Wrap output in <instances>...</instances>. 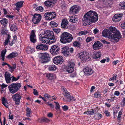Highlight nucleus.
<instances>
[{"instance_id": "obj_31", "label": "nucleus", "mask_w": 125, "mask_h": 125, "mask_svg": "<svg viewBox=\"0 0 125 125\" xmlns=\"http://www.w3.org/2000/svg\"><path fill=\"white\" fill-rule=\"evenodd\" d=\"M26 51L28 54L32 53L34 52V48L31 47H28L26 49Z\"/></svg>"}, {"instance_id": "obj_57", "label": "nucleus", "mask_w": 125, "mask_h": 125, "mask_svg": "<svg viewBox=\"0 0 125 125\" xmlns=\"http://www.w3.org/2000/svg\"><path fill=\"white\" fill-rule=\"evenodd\" d=\"M62 108L64 111H66L68 109V107L66 105H64L62 107Z\"/></svg>"}, {"instance_id": "obj_39", "label": "nucleus", "mask_w": 125, "mask_h": 125, "mask_svg": "<svg viewBox=\"0 0 125 125\" xmlns=\"http://www.w3.org/2000/svg\"><path fill=\"white\" fill-rule=\"evenodd\" d=\"M89 32L87 31H81L78 32V35L80 36L86 35Z\"/></svg>"}, {"instance_id": "obj_51", "label": "nucleus", "mask_w": 125, "mask_h": 125, "mask_svg": "<svg viewBox=\"0 0 125 125\" xmlns=\"http://www.w3.org/2000/svg\"><path fill=\"white\" fill-rule=\"evenodd\" d=\"M3 12L4 15L6 16H7V14H9V12L7 10L5 9H3Z\"/></svg>"}, {"instance_id": "obj_44", "label": "nucleus", "mask_w": 125, "mask_h": 125, "mask_svg": "<svg viewBox=\"0 0 125 125\" xmlns=\"http://www.w3.org/2000/svg\"><path fill=\"white\" fill-rule=\"evenodd\" d=\"M49 121V120L47 118L45 117H44L41 119V122H48Z\"/></svg>"}, {"instance_id": "obj_23", "label": "nucleus", "mask_w": 125, "mask_h": 125, "mask_svg": "<svg viewBox=\"0 0 125 125\" xmlns=\"http://www.w3.org/2000/svg\"><path fill=\"white\" fill-rule=\"evenodd\" d=\"M68 23V22L66 19H64L62 21L61 24V27L65 29L67 27V25Z\"/></svg>"}, {"instance_id": "obj_47", "label": "nucleus", "mask_w": 125, "mask_h": 125, "mask_svg": "<svg viewBox=\"0 0 125 125\" xmlns=\"http://www.w3.org/2000/svg\"><path fill=\"white\" fill-rule=\"evenodd\" d=\"M94 38L93 37H88L86 39V41L87 42H88L91 41Z\"/></svg>"}, {"instance_id": "obj_2", "label": "nucleus", "mask_w": 125, "mask_h": 125, "mask_svg": "<svg viewBox=\"0 0 125 125\" xmlns=\"http://www.w3.org/2000/svg\"><path fill=\"white\" fill-rule=\"evenodd\" d=\"M98 19V16L96 12L90 10L86 13L83 18L82 20L85 25L94 23Z\"/></svg>"}, {"instance_id": "obj_60", "label": "nucleus", "mask_w": 125, "mask_h": 125, "mask_svg": "<svg viewBox=\"0 0 125 125\" xmlns=\"http://www.w3.org/2000/svg\"><path fill=\"white\" fill-rule=\"evenodd\" d=\"M99 32V30L97 28H95L93 31V32L95 34H96Z\"/></svg>"}, {"instance_id": "obj_62", "label": "nucleus", "mask_w": 125, "mask_h": 125, "mask_svg": "<svg viewBox=\"0 0 125 125\" xmlns=\"http://www.w3.org/2000/svg\"><path fill=\"white\" fill-rule=\"evenodd\" d=\"M120 94L119 92L117 91H116L115 92L114 94L115 95L119 96Z\"/></svg>"}, {"instance_id": "obj_50", "label": "nucleus", "mask_w": 125, "mask_h": 125, "mask_svg": "<svg viewBox=\"0 0 125 125\" xmlns=\"http://www.w3.org/2000/svg\"><path fill=\"white\" fill-rule=\"evenodd\" d=\"M36 10L37 11L39 10L41 11L42 12L43 11V8L41 6H39L37 7L36 9Z\"/></svg>"}, {"instance_id": "obj_29", "label": "nucleus", "mask_w": 125, "mask_h": 125, "mask_svg": "<svg viewBox=\"0 0 125 125\" xmlns=\"http://www.w3.org/2000/svg\"><path fill=\"white\" fill-rule=\"evenodd\" d=\"M56 13L55 12H52L51 14L47 20L50 21L52 19H54L56 17Z\"/></svg>"}, {"instance_id": "obj_20", "label": "nucleus", "mask_w": 125, "mask_h": 125, "mask_svg": "<svg viewBox=\"0 0 125 125\" xmlns=\"http://www.w3.org/2000/svg\"><path fill=\"white\" fill-rule=\"evenodd\" d=\"M102 44L98 41L95 42L93 45V48L94 50L98 49L101 48Z\"/></svg>"}, {"instance_id": "obj_15", "label": "nucleus", "mask_w": 125, "mask_h": 125, "mask_svg": "<svg viewBox=\"0 0 125 125\" xmlns=\"http://www.w3.org/2000/svg\"><path fill=\"white\" fill-rule=\"evenodd\" d=\"M69 49V47L67 46H65L62 48V52L64 56H68L70 55Z\"/></svg>"}, {"instance_id": "obj_10", "label": "nucleus", "mask_w": 125, "mask_h": 125, "mask_svg": "<svg viewBox=\"0 0 125 125\" xmlns=\"http://www.w3.org/2000/svg\"><path fill=\"white\" fill-rule=\"evenodd\" d=\"M12 97L13 100L15 101L16 105H19L20 103V100L21 98L20 94L17 93L13 95Z\"/></svg>"}, {"instance_id": "obj_42", "label": "nucleus", "mask_w": 125, "mask_h": 125, "mask_svg": "<svg viewBox=\"0 0 125 125\" xmlns=\"http://www.w3.org/2000/svg\"><path fill=\"white\" fill-rule=\"evenodd\" d=\"M50 25L52 27H57L58 25L54 21H52L50 22Z\"/></svg>"}, {"instance_id": "obj_40", "label": "nucleus", "mask_w": 125, "mask_h": 125, "mask_svg": "<svg viewBox=\"0 0 125 125\" xmlns=\"http://www.w3.org/2000/svg\"><path fill=\"white\" fill-rule=\"evenodd\" d=\"M10 38L11 36L9 35H8V37L4 43V45L5 46L7 45L8 43L10 41Z\"/></svg>"}, {"instance_id": "obj_53", "label": "nucleus", "mask_w": 125, "mask_h": 125, "mask_svg": "<svg viewBox=\"0 0 125 125\" xmlns=\"http://www.w3.org/2000/svg\"><path fill=\"white\" fill-rule=\"evenodd\" d=\"M122 112L121 111H120L118 112V114L117 116V119L119 120L120 119V118L122 115Z\"/></svg>"}, {"instance_id": "obj_16", "label": "nucleus", "mask_w": 125, "mask_h": 125, "mask_svg": "<svg viewBox=\"0 0 125 125\" xmlns=\"http://www.w3.org/2000/svg\"><path fill=\"white\" fill-rule=\"evenodd\" d=\"M9 27L11 31H16L17 30L18 27L17 25L15 22H10L9 23Z\"/></svg>"}, {"instance_id": "obj_55", "label": "nucleus", "mask_w": 125, "mask_h": 125, "mask_svg": "<svg viewBox=\"0 0 125 125\" xmlns=\"http://www.w3.org/2000/svg\"><path fill=\"white\" fill-rule=\"evenodd\" d=\"M53 31L56 33H58L60 31L59 29H53Z\"/></svg>"}, {"instance_id": "obj_43", "label": "nucleus", "mask_w": 125, "mask_h": 125, "mask_svg": "<svg viewBox=\"0 0 125 125\" xmlns=\"http://www.w3.org/2000/svg\"><path fill=\"white\" fill-rule=\"evenodd\" d=\"M52 12H48L45 13L44 14V16L46 19L47 20L49 17Z\"/></svg>"}, {"instance_id": "obj_49", "label": "nucleus", "mask_w": 125, "mask_h": 125, "mask_svg": "<svg viewBox=\"0 0 125 125\" xmlns=\"http://www.w3.org/2000/svg\"><path fill=\"white\" fill-rule=\"evenodd\" d=\"M94 97L96 98L99 97L100 96V93L99 92L95 93L94 94Z\"/></svg>"}, {"instance_id": "obj_32", "label": "nucleus", "mask_w": 125, "mask_h": 125, "mask_svg": "<svg viewBox=\"0 0 125 125\" xmlns=\"http://www.w3.org/2000/svg\"><path fill=\"white\" fill-rule=\"evenodd\" d=\"M2 104L6 108L8 107V103L6 99L3 97L2 99Z\"/></svg>"}, {"instance_id": "obj_30", "label": "nucleus", "mask_w": 125, "mask_h": 125, "mask_svg": "<svg viewBox=\"0 0 125 125\" xmlns=\"http://www.w3.org/2000/svg\"><path fill=\"white\" fill-rule=\"evenodd\" d=\"M52 0H48L44 2L45 5L47 7H50L51 5L54 3V2L52 1Z\"/></svg>"}, {"instance_id": "obj_24", "label": "nucleus", "mask_w": 125, "mask_h": 125, "mask_svg": "<svg viewBox=\"0 0 125 125\" xmlns=\"http://www.w3.org/2000/svg\"><path fill=\"white\" fill-rule=\"evenodd\" d=\"M24 2L23 1H21L15 4V5L16 6V9L18 11H19L21 8L22 7Z\"/></svg>"}, {"instance_id": "obj_22", "label": "nucleus", "mask_w": 125, "mask_h": 125, "mask_svg": "<svg viewBox=\"0 0 125 125\" xmlns=\"http://www.w3.org/2000/svg\"><path fill=\"white\" fill-rule=\"evenodd\" d=\"M11 74L8 72L5 73V80L7 83H10L11 78L10 77Z\"/></svg>"}, {"instance_id": "obj_6", "label": "nucleus", "mask_w": 125, "mask_h": 125, "mask_svg": "<svg viewBox=\"0 0 125 125\" xmlns=\"http://www.w3.org/2000/svg\"><path fill=\"white\" fill-rule=\"evenodd\" d=\"M75 63L72 61H69L65 67L66 71L68 73H71L74 71Z\"/></svg>"}, {"instance_id": "obj_48", "label": "nucleus", "mask_w": 125, "mask_h": 125, "mask_svg": "<svg viewBox=\"0 0 125 125\" xmlns=\"http://www.w3.org/2000/svg\"><path fill=\"white\" fill-rule=\"evenodd\" d=\"M73 45L75 47H79L81 45L80 43L78 42L75 41L73 43Z\"/></svg>"}, {"instance_id": "obj_38", "label": "nucleus", "mask_w": 125, "mask_h": 125, "mask_svg": "<svg viewBox=\"0 0 125 125\" xmlns=\"http://www.w3.org/2000/svg\"><path fill=\"white\" fill-rule=\"evenodd\" d=\"M26 115L28 117H30V114L31 112V109L29 107H27L26 109Z\"/></svg>"}, {"instance_id": "obj_7", "label": "nucleus", "mask_w": 125, "mask_h": 125, "mask_svg": "<svg viewBox=\"0 0 125 125\" xmlns=\"http://www.w3.org/2000/svg\"><path fill=\"white\" fill-rule=\"evenodd\" d=\"M78 55L82 61H85L86 60H89L90 57L89 53L86 52H83L80 53Z\"/></svg>"}, {"instance_id": "obj_13", "label": "nucleus", "mask_w": 125, "mask_h": 125, "mask_svg": "<svg viewBox=\"0 0 125 125\" xmlns=\"http://www.w3.org/2000/svg\"><path fill=\"white\" fill-rule=\"evenodd\" d=\"M41 19V16L40 14H35L33 17L32 22L34 24L39 23Z\"/></svg>"}, {"instance_id": "obj_8", "label": "nucleus", "mask_w": 125, "mask_h": 125, "mask_svg": "<svg viewBox=\"0 0 125 125\" xmlns=\"http://www.w3.org/2000/svg\"><path fill=\"white\" fill-rule=\"evenodd\" d=\"M40 58L41 62L42 63H45L48 62L50 60L49 55L47 53H42Z\"/></svg>"}, {"instance_id": "obj_9", "label": "nucleus", "mask_w": 125, "mask_h": 125, "mask_svg": "<svg viewBox=\"0 0 125 125\" xmlns=\"http://www.w3.org/2000/svg\"><path fill=\"white\" fill-rule=\"evenodd\" d=\"M60 49L59 48L58 46L53 45L51 47L50 52L52 55H54L59 53Z\"/></svg>"}, {"instance_id": "obj_33", "label": "nucleus", "mask_w": 125, "mask_h": 125, "mask_svg": "<svg viewBox=\"0 0 125 125\" xmlns=\"http://www.w3.org/2000/svg\"><path fill=\"white\" fill-rule=\"evenodd\" d=\"M7 52L6 49L3 50L1 51V56L2 57V61H4L5 59V56Z\"/></svg>"}, {"instance_id": "obj_14", "label": "nucleus", "mask_w": 125, "mask_h": 125, "mask_svg": "<svg viewBox=\"0 0 125 125\" xmlns=\"http://www.w3.org/2000/svg\"><path fill=\"white\" fill-rule=\"evenodd\" d=\"M80 9V7L77 5H74L70 8V13L71 14H74L76 13Z\"/></svg>"}, {"instance_id": "obj_26", "label": "nucleus", "mask_w": 125, "mask_h": 125, "mask_svg": "<svg viewBox=\"0 0 125 125\" xmlns=\"http://www.w3.org/2000/svg\"><path fill=\"white\" fill-rule=\"evenodd\" d=\"M18 54L17 52H13L10 53L8 56L6 57L8 59L13 58L16 57Z\"/></svg>"}, {"instance_id": "obj_61", "label": "nucleus", "mask_w": 125, "mask_h": 125, "mask_svg": "<svg viewBox=\"0 0 125 125\" xmlns=\"http://www.w3.org/2000/svg\"><path fill=\"white\" fill-rule=\"evenodd\" d=\"M104 112L106 116H109V113L107 110H105Z\"/></svg>"}, {"instance_id": "obj_41", "label": "nucleus", "mask_w": 125, "mask_h": 125, "mask_svg": "<svg viewBox=\"0 0 125 125\" xmlns=\"http://www.w3.org/2000/svg\"><path fill=\"white\" fill-rule=\"evenodd\" d=\"M7 65L8 66L9 68L11 70V71H13L14 69V68L13 67H12L9 64L6 63L5 62H3L2 64V65L3 66L5 65Z\"/></svg>"}, {"instance_id": "obj_37", "label": "nucleus", "mask_w": 125, "mask_h": 125, "mask_svg": "<svg viewBox=\"0 0 125 125\" xmlns=\"http://www.w3.org/2000/svg\"><path fill=\"white\" fill-rule=\"evenodd\" d=\"M67 101L68 102H71L72 100L73 101H75L76 99L73 96H71L70 95L67 97Z\"/></svg>"}, {"instance_id": "obj_11", "label": "nucleus", "mask_w": 125, "mask_h": 125, "mask_svg": "<svg viewBox=\"0 0 125 125\" xmlns=\"http://www.w3.org/2000/svg\"><path fill=\"white\" fill-rule=\"evenodd\" d=\"M63 62V57L61 56H57L54 57L53 59L54 63L57 65L61 64Z\"/></svg>"}, {"instance_id": "obj_3", "label": "nucleus", "mask_w": 125, "mask_h": 125, "mask_svg": "<svg viewBox=\"0 0 125 125\" xmlns=\"http://www.w3.org/2000/svg\"><path fill=\"white\" fill-rule=\"evenodd\" d=\"M110 32L111 33L112 39L115 42H118L121 37L120 32L114 27H111L109 28Z\"/></svg>"}, {"instance_id": "obj_59", "label": "nucleus", "mask_w": 125, "mask_h": 125, "mask_svg": "<svg viewBox=\"0 0 125 125\" xmlns=\"http://www.w3.org/2000/svg\"><path fill=\"white\" fill-rule=\"evenodd\" d=\"M69 52L70 53L71 55V53H72L73 52L74 49L73 48H69Z\"/></svg>"}, {"instance_id": "obj_64", "label": "nucleus", "mask_w": 125, "mask_h": 125, "mask_svg": "<svg viewBox=\"0 0 125 125\" xmlns=\"http://www.w3.org/2000/svg\"><path fill=\"white\" fill-rule=\"evenodd\" d=\"M44 96L45 97H47V98H50L51 97V96L47 94H45Z\"/></svg>"}, {"instance_id": "obj_12", "label": "nucleus", "mask_w": 125, "mask_h": 125, "mask_svg": "<svg viewBox=\"0 0 125 125\" xmlns=\"http://www.w3.org/2000/svg\"><path fill=\"white\" fill-rule=\"evenodd\" d=\"M83 70L84 75L87 76L90 75L94 73L93 70L91 68L88 67L84 68Z\"/></svg>"}, {"instance_id": "obj_18", "label": "nucleus", "mask_w": 125, "mask_h": 125, "mask_svg": "<svg viewBox=\"0 0 125 125\" xmlns=\"http://www.w3.org/2000/svg\"><path fill=\"white\" fill-rule=\"evenodd\" d=\"M30 41L34 43L36 41V36L35 34V33L34 31L32 30L30 35Z\"/></svg>"}, {"instance_id": "obj_56", "label": "nucleus", "mask_w": 125, "mask_h": 125, "mask_svg": "<svg viewBox=\"0 0 125 125\" xmlns=\"http://www.w3.org/2000/svg\"><path fill=\"white\" fill-rule=\"evenodd\" d=\"M121 105L124 106L125 105V97L124 98L121 102Z\"/></svg>"}, {"instance_id": "obj_45", "label": "nucleus", "mask_w": 125, "mask_h": 125, "mask_svg": "<svg viewBox=\"0 0 125 125\" xmlns=\"http://www.w3.org/2000/svg\"><path fill=\"white\" fill-rule=\"evenodd\" d=\"M54 103L56 104L55 108L57 110H58L60 109V106L58 102H54Z\"/></svg>"}, {"instance_id": "obj_58", "label": "nucleus", "mask_w": 125, "mask_h": 125, "mask_svg": "<svg viewBox=\"0 0 125 125\" xmlns=\"http://www.w3.org/2000/svg\"><path fill=\"white\" fill-rule=\"evenodd\" d=\"M64 95L66 97H67L69 96L70 95V93L68 91L64 93Z\"/></svg>"}, {"instance_id": "obj_5", "label": "nucleus", "mask_w": 125, "mask_h": 125, "mask_svg": "<svg viewBox=\"0 0 125 125\" xmlns=\"http://www.w3.org/2000/svg\"><path fill=\"white\" fill-rule=\"evenodd\" d=\"M21 87V84L20 83H12L8 86L10 92L13 94L17 92Z\"/></svg>"}, {"instance_id": "obj_17", "label": "nucleus", "mask_w": 125, "mask_h": 125, "mask_svg": "<svg viewBox=\"0 0 125 125\" xmlns=\"http://www.w3.org/2000/svg\"><path fill=\"white\" fill-rule=\"evenodd\" d=\"M123 16L122 14H115L113 18V21L118 22L120 21Z\"/></svg>"}, {"instance_id": "obj_63", "label": "nucleus", "mask_w": 125, "mask_h": 125, "mask_svg": "<svg viewBox=\"0 0 125 125\" xmlns=\"http://www.w3.org/2000/svg\"><path fill=\"white\" fill-rule=\"evenodd\" d=\"M33 94L35 95H38V92L37 90L35 89H33Z\"/></svg>"}, {"instance_id": "obj_52", "label": "nucleus", "mask_w": 125, "mask_h": 125, "mask_svg": "<svg viewBox=\"0 0 125 125\" xmlns=\"http://www.w3.org/2000/svg\"><path fill=\"white\" fill-rule=\"evenodd\" d=\"M113 77L112 78H110L109 79L110 81H111L112 80H115L116 79L117 75H113Z\"/></svg>"}, {"instance_id": "obj_19", "label": "nucleus", "mask_w": 125, "mask_h": 125, "mask_svg": "<svg viewBox=\"0 0 125 125\" xmlns=\"http://www.w3.org/2000/svg\"><path fill=\"white\" fill-rule=\"evenodd\" d=\"M103 36L107 37H108L112 39V37L110 36L111 35V33L110 32L109 30L108 29H105L102 32Z\"/></svg>"}, {"instance_id": "obj_25", "label": "nucleus", "mask_w": 125, "mask_h": 125, "mask_svg": "<svg viewBox=\"0 0 125 125\" xmlns=\"http://www.w3.org/2000/svg\"><path fill=\"white\" fill-rule=\"evenodd\" d=\"M78 19L77 16H71V18L69 19L70 22L73 23L77 22Z\"/></svg>"}, {"instance_id": "obj_34", "label": "nucleus", "mask_w": 125, "mask_h": 125, "mask_svg": "<svg viewBox=\"0 0 125 125\" xmlns=\"http://www.w3.org/2000/svg\"><path fill=\"white\" fill-rule=\"evenodd\" d=\"M8 20L5 18L0 20V22L3 25L5 26L6 25L8 22Z\"/></svg>"}, {"instance_id": "obj_21", "label": "nucleus", "mask_w": 125, "mask_h": 125, "mask_svg": "<svg viewBox=\"0 0 125 125\" xmlns=\"http://www.w3.org/2000/svg\"><path fill=\"white\" fill-rule=\"evenodd\" d=\"M36 49L37 50H46L48 48L47 46L42 44H38L36 46Z\"/></svg>"}, {"instance_id": "obj_28", "label": "nucleus", "mask_w": 125, "mask_h": 125, "mask_svg": "<svg viewBox=\"0 0 125 125\" xmlns=\"http://www.w3.org/2000/svg\"><path fill=\"white\" fill-rule=\"evenodd\" d=\"M46 76L49 79L52 80L56 78L55 74L52 73H48L46 75Z\"/></svg>"}, {"instance_id": "obj_46", "label": "nucleus", "mask_w": 125, "mask_h": 125, "mask_svg": "<svg viewBox=\"0 0 125 125\" xmlns=\"http://www.w3.org/2000/svg\"><path fill=\"white\" fill-rule=\"evenodd\" d=\"M119 5L121 6L122 9H125V2H123L120 3Z\"/></svg>"}, {"instance_id": "obj_27", "label": "nucleus", "mask_w": 125, "mask_h": 125, "mask_svg": "<svg viewBox=\"0 0 125 125\" xmlns=\"http://www.w3.org/2000/svg\"><path fill=\"white\" fill-rule=\"evenodd\" d=\"M101 53L100 52H94L93 55V57L94 59H97L101 57Z\"/></svg>"}, {"instance_id": "obj_4", "label": "nucleus", "mask_w": 125, "mask_h": 125, "mask_svg": "<svg viewBox=\"0 0 125 125\" xmlns=\"http://www.w3.org/2000/svg\"><path fill=\"white\" fill-rule=\"evenodd\" d=\"M60 37V41L62 43H70L73 39L72 35L66 32L62 33Z\"/></svg>"}, {"instance_id": "obj_36", "label": "nucleus", "mask_w": 125, "mask_h": 125, "mask_svg": "<svg viewBox=\"0 0 125 125\" xmlns=\"http://www.w3.org/2000/svg\"><path fill=\"white\" fill-rule=\"evenodd\" d=\"M56 69V66L54 65H50L48 67V69L50 71H54Z\"/></svg>"}, {"instance_id": "obj_1", "label": "nucleus", "mask_w": 125, "mask_h": 125, "mask_svg": "<svg viewBox=\"0 0 125 125\" xmlns=\"http://www.w3.org/2000/svg\"><path fill=\"white\" fill-rule=\"evenodd\" d=\"M39 36L40 40L42 43L50 44L55 42L56 40V38L54 36L53 32L48 30L44 31Z\"/></svg>"}, {"instance_id": "obj_54", "label": "nucleus", "mask_w": 125, "mask_h": 125, "mask_svg": "<svg viewBox=\"0 0 125 125\" xmlns=\"http://www.w3.org/2000/svg\"><path fill=\"white\" fill-rule=\"evenodd\" d=\"M20 76H18L17 78L13 77L12 80L14 81H16L20 78Z\"/></svg>"}, {"instance_id": "obj_35", "label": "nucleus", "mask_w": 125, "mask_h": 125, "mask_svg": "<svg viewBox=\"0 0 125 125\" xmlns=\"http://www.w3.org/2000/svg\"><path fill=\"white\" fill-rule=\"evenodd\" d=\"M94 112V111L93 109H91L90 111L84 112V114H86L88 115H93Z\"/></svg>"}]
</instances>
